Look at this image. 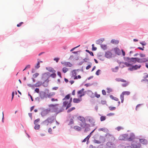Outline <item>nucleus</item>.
Instances as JSON below:
<instances>
[{"instance_id": "obj_31", "label": "nucleus", "mask_w": 148, "mask_h": 148, "mask_svg": "<svg viewBox=\"0 0 148 148\" xmlns=\"http://www.w3.org/2000/svg\"><path fill=\"white\" fill-rule=\"evenodd\" d=\"M119 67L118 66H116L114 68H112L111 70L112 72H117L119 69Z\"/></svg>"}, {"instance_id": "obj_18", "label": "nucleus", "mask_w": 148, "mask_h": 148, "mask_svg": "<svg viewBox=\"0 0 148 148\" xmlns=\"http://www.w3.org/2000/svg\"><path fill=\"white\" fill-rule=\"evenodd\" d=\"M118 63L119 64H121V63L125 64V65L127 67H130L132 65V64L130 63H128V62H118Z\"/></svg>"}, {"instance_id": "obj_15", "label": "nucleus", "mask_w": 148, "mask_h": 148, "mask_svg": "<svg viewBox=\"0 0 148 148\" xmlns=\"http://www.w3.org/2000/svg\"><path fill=\"white\" fill-rule=\"evenodd\" d=\"M139 141L140 143L144 145H147L148 143L147 140L145 139H140Z\"/></svg>"}, {"instance_id": "obj_53", "label": "nucleus", "mask_w": 148, "mask_h": 148, "mask_svg": "<svg viewBox=\"0 0 148 148\" xmlns=\"http://www.w3.org/2000/svg\"><path fill=\"white\" fill-rule=\"evenodd\" d=\"M124 60L126 61H127L128 62L130 61V58L129 57H123Z\"/></svg>"}, {"instance_id": "obj_59", "label": "nucleus", "mask_w": 148, "mask_h": 148, "mask_svg": "<svg viewBox=\"0 0 148 148\" xmlns=\"http://www.w3.org/2000/svg\"><path fill=\"white\" fill-rule=\"evenodd\" d=\"M120 99L121 100V103H123L124 100V96H123L122 95H120Z\"/></svg>"}, {"instance_id": "obj_20", "label": "nucleus", "mask_w": 148, "mask_h": 148, "mask_svg": "<svg viewBox=\"0 0 148 148\" xmlns=\"http://www.w3.org/2000/svg\"><path fill=\"white\" fill-rule=\"evenodd\" d=\"M82 100L81 98H74L73 99V101L75 103H78Z\"/></svg>"}, {"instance_id": "obj_57", "label": "nucleus", "mask_w": 148, "mask_h": 148, "mask_svg": "<svg viewBox=\"0 0 148 148\" xmlns=\"http://www.w3.org/2000/svg\"><path fill=\"white\" fill-rule=\"evenodd\" d=\"M135 61V62H134V64L136 62L138 63L139 58L137 57H134Z\"/></svg>"}, {"instance_id": "obj_35", "label": "nucleus", "mask_w": 148, "mask_h": 148, "mask_svg": "<svg viewBox=\"0 0 148 148\" xmlns=\"http://www.w3.org/2000/svg\"><path fill=\"white\" fill-rule=\"evenodd\" d=\"M46 69L49 71L51 72H53V70H55L53 68L50 67H46Z\"/></svg>"}, {"instance_id": "obj_16", "label": "nucleus", "mask_w": 148, "mask_h": 148, "mask_svg": "<svg viewBox=\"0 0 148 148\" xmlns=\"http://www.w3.org/2000/svg\"><path fill=\"white\" fill-rule=\"evenodd\" d=\"M77 118L78 120L82 122L83 123L82 124H84L86 123L85 119L84 117L80 116L78 117Z\"/></svg>"}, {"instance_id": "obj_25", "label": "nucleus", "mask_w": 148, "mask_h": 148, "mask_svg": "<svg viewBox=\"0 0 148 148\" xmlns=\"http://www.w3.org/2000/svg\"><path fill=\"white\" fill-rule=\"evenodd\" d=\"M111 43L115 45L119 43V41L117 40L113 39L111 40Z\"/></svg>"}, {"instance_id": "obj_32", "label": "nucleus", "mask_w": 148, "mask_h": 148, "mask_svg": "<svg viewBox=\"0 0 148 148\" xmlns=\"http://www.w3.org/2000/svg\"><path fill=\"white\" fill-rule=\"evenodd\" d=\"M113 143L112 142H108L106 144V145L108 147L110 148H111L112 147V146L113 145Z\"/></svg>"}, {"instance_id": "obj_24", "label": "nucleus", "mask_w": 148, "mask_h": 148, "mask_svg": "<svg viewBox=\"0 0 148 148\" xmlns=\"http://www.w3.org/2000/svg\"><path fill=\"white\" fill-rule=\"evenodd\" d=\"M130 94V92L129 91H123L122 93L121 94V95L124 96V95H129Z\"/></svg>"}, {"instance_id": "obj_64", "label": "nucleus", "mask_w": 148, "mask_h": 148, "mask_svg": "<svg viewBox=\"0 0 148 148\" xmlns=\"http://www.w3.org/2000/svg\"><path fill=\"white\" fill-rule=\"evenodd\" d=\"M40 119L39 118L37 119L34 120V124H36L37 122L40 121Z\"/></svg>"}, {"instance_id": "obj_21", "label": "nucleus", "mask_w": 148, "mask_h": 148, "mask_svg": "<svg viewBox=\"0 0 148 148\" xmlns=\"http://www.w3.org/2000/svg\"><path fill=\"white\" fill-rule=\"evenodd\" d=\"M89 118L88 119V121L91 124L95 123V120L91 116H89Z\"/></svg>"}, {"instance_id": "obj_23", "label": "nucleus", "mask_w": 148, "mask_h": 148, "mask_svg": "<svg viewBox=\"0 0 148 148\" xmlns=\"http://www.w3.org/2000/svg\"><path fill=\"white\" fill-rule=\"evenodd\" d=\"M115 80L116 81L119 82H127L125 80H124L123 79L121 78H116L115 79Z\"/></svg>"}, {"instance_id": "obj_55", "label": "nucleus", "mask_w": 148, "mask_h": 148, "mask_svg": "<svg viewBox=\"0 0 148 148\" xmlns=\"http://www.w3.org/2000/svg\"><path fill=\"white\" fill-rule=\"evenodd\" d=\"M115 115V114L114 113H108L106 114V116H114Z\"/></svg>"}, {"instance_id": "obj_39", "label": "nucleus", "mask_w": 148, "mask_h": 148, "mask_svg": "<svg viewBox=\"0 0 148 148\" xmlns=\"http://www.w3.org/2000/svg\"><path fill=\"white\" fill-rule=\"evenodd\" d=\"M88 63H89L90 64H88V66H87L86 67V70L89 69L91 67L92 65V63L90 62H88Z\"/></svg>"}, {"instance_id": "obj_5", "label": "nucleus", "mask_w": 148, "mask_h": 148, "mask_svg": "<svg viewBox=\"0 0 148 148\" xmlns=\"http://www.w3.org/2000/svg\"><path fill=\"white\" fill-rule=\"evenodd\" d=\"M72 106L71 103L68 102V101H64L63 102L62 107H66V110L70 108Z\"/></svg>"}, {"instance_id": "obj_13", "label": "nucleus", "mask_w": 148, "mask_h": 148, "mask_svg": "<svg viewBox=\"0 0 148 148\" xmlns=\"http://www.w3.org/2000/svg\"><path fill=\"white\" fill-rule=\"evenodd\" d=\"M86 94L92 98H93L95 97L94 93L90 90H88L86 91Z\"/></svg>"}, {"instance_id": "obj_41", "label": "nucleus", "mask_w": 148, "mask_h": 148, "mask_svg": "<svg viewBox=\"0 0 148 148\" xmlns=\"http://www.w3.org/2000/svg\"><path fill=\"white\" fill-rule=\"evenodd\" d=\"M106 117L105 116H101L100 117V121H105L106 119Z\"/></svg>"}, {"instance_id": "obj_33", "label": "nucleus", "mask_w": 148, "mask_h": 148, "mask_svg": "<svg viewBox=\"0 0 148 148\" xmlns=\"http://www.w3.org/2000/svg\"><path fill=\"white\" fill-rule=\"evenodd\" d=\"M73 128L78 131H80L81 130V128L80 127L78 126H75Z\"/></svg>"}, {"instance_id": "obj_2", "label": "nucleus", "mask_w": 148, "mask_h": 148, "mask_svg": "<svg viewBox=\"0 0 148 148\" xmlns=\"http://www.w3.org/2000/svg\"><path fill=\"white\" fill-rule=\"evenodd\" d=\"M59 105L58 104H51L49 105V107L50 108L49 109H51L50 111L52 112H56L58 111V108L56 107Z\"/></svg>"}, {"instance_id": "obj_14", "label": "nucleus", "mask_w": 148, "mask_h": 148, "mask_svg": "<svg viewBox=\"0 0 148 148\" xmlns=\"http://www.w3.org/2000/svg\"><path fill=\"white\" fill-rule=\"evenodd\" d=\"M49 81V80L48 79V78L45 79L44 81L42 83V86L45 87H47L48 85Z\"/></svg>"}, {"instance_id": "obj_58", "label": "nucleus", "mask_w": 148, "mask_h": 148, "mask_svg": "<svg viewBox=\"0 0 148 148\" xmlns=\"http://www.w3.org/2000/svg\"><path fill=\"white\" fill-rule=\"evenodd\" d=\"M27 85L29 87H32V89H34V85H32L31 84H27Z\"/></svg>"}, {"instance_id": "obj_17", "label": "nucleus", "mask_w": 148, "mask_h": 148, "mask_svg": "<svg viewBox=\"0 0 148 148\" xmlns=\"http://www.w3.org/2000/svg\"><path fill=\"white\" fill-rule=\"evenodd\" d=\"M61 63L62 64L65 65L66 66L71 67L72 66V64L69 62H62Z\"/></svg>"}, {"instance_id": "obj_36", "label": "nucleus", "mask_w": 148, "mask_h": 148, "mask_svg": "<svg viewBox=\"0 0 148 148\" xmlns=\"http://www.w3.org/2000/svg\"><path fill=\"white\" fill-rule=\"evenodd\" d=\"M48 120V119H47V118L46 120L42 122V124H43L45 125H48L49 123Z\"/></svg>"}, {"instance_id": "obj_7", "label": "nucleus", "mask_w": 148, "mask_h": 148, "mask_svg": "<svg viewBox=\"0 0 148 148\" xmlns=\"http://www.w3.org/2000/svg\"><path fill=\"white\" fill-rule=\"evenodd\" d=\"M128 136H129L128 134L121 135L119 137V139L121 140H127Z\"/></svg>"}, {"instance_id": "obj_56", "label": "nucleus", "mask_w": 148, "mask_h": 148, "mask_svg": "<svg viewBox=\"0 0 148 148\" xmlns=\"http://www.w3.org/2000/svg\"><path fill=\"white\" fill-rule=\"evenodd\" d=\"M50 74L49 72H47L46 73H44V75H46L47 76H48V77L47 78L48 79H49V77H50Z\"/></svg>"}, {"instance_id": "obj_44", "label": "nucleus", "mask_w": 148, "mask_h": 148, "mask_svg": "<svg viewBox=\"0 0 148 148\" xmlns=\"http://www.w3.org/2000/svg\"><path fill=\"white\" fill-rule=\"evenodd\" d=\"M55 94V92L50 93L49 94H47L48 98H51V96L54 95Z\"/></svg>"}, {"instance_id": "obj_61", "label": "nucleus", "mask_w": 148, "mask_h": 148, "mask_svg": "<svg viewBox=\"0 0 148 148\" xmlns=\"http://www.w3.org/2000/svg\"><path fill=\"white\" fill-rule=\"evenodd\" d=\"M96 43L98 45L100 44L101 43H102L100 39L97 40L96 41Z\"/></svg>"}, {"instance_id": "obj_4", "label": "nucleus", "mask_w": 148, "mask_h": 148, "mask_svg": "<svg viewBox=\"0 0 148 148\" xmlns=\"http://www.w3.org/2000/svg\"><path fill=\"white\" fill-rule=\"evenodd\" d=\"M80 125L83 128H85L84 131V132H87L89 131L90 130L89 127H90V125L89 124H87L86 123H85L84 124H81Z\"/></svg>"}, {"instance_id": "obj_12", "label": "nucleus", "mask_w": 148, "mask_h": 148, "mask_svg": "<svg viewBox=\"0 0 148 148\" xmlns=\"http://www.w3.org/2000/svg\"><path fill=\"white\" fill-rule=\"evenodd\" d=\"M115 53L118 56H120L121 55V53L120 49L116 47L113 49Z\"/></svg>"}, {"instance_id": "obj_45", "label": "nucleus", "mask_w": 148, "mask_h": 148, "mask_svg": "<svg viewBox=\"0 0 148 148\" xmlns=\"http://www.w3.org/2000/svg\"><path fill=\"white\" fill-rule=\"evenodd\" d=\"M110 111H113L116 110V108L115 107H113L112 106H110L108 107Z\"/></svg>"}, {"instance_id": "obj_37", "label": "nucleus", "mask_w": 148, "mask_h": 148, "mask_svg": "<svg viewBox=\"0 0 148 148\" xmlns=\"http://www.w3.org/2000/svg\"><path fill=\"white\" fill-rule=\"evenodd\" d=\"M134 58V57L130 58V61L128 62L130 63L132 62L133 64H134V62H135Z\"/></svg>"}, {"instance_id": "obj_27", "label": "nucleus", "mask_w": 148, "mask_h": 148, "mask_svg": "<svg viewBox=\"0 0 148 148\" xmlns=\"http://www.w3.org/2000/svg\"><path fill=\"white\" fill-rule=\"evenodd\" d=\"M47 119H48V121L49 123H52L54 121V117L52 116L51 117H49L47 118Z\"/></svg>"}, {"instance_id": "obj_54", "label": "nucleus", "mask_w": 148, "mask_h": 148, "mask_svg": "<svg viewBox=\"0 0 148 148\" xmlns=\"http://www.w3.org/2000/svg\"><path fill=\"white\" fill-rule=\"evenodd\" d=\"M93 85V84H90V83H87L84 84V86H86V87H88L89 86H91Z\"/></svg>"}, {"instance_id": "obj_60", "label": "nucleus", "mask_w": 148, "mask_h": 148, "mask_svg": "<svg viewBox=\"0 0 148 148\" xmlns=\"http://www.w3.org/2000/svg\"><path fill=\"white\" fill-rule=\"evenodd\" d=\"M39 75V73H36L33 75V77L36 78Z\"/></svg>"}, {"instance_id": "obj_26", "label": "nucleus", "mask_w": 148, "mask_h": 148, "mask_svg": "<svg viewBox=\"0 0 148 148\" xmlns=\"http://www.w3.org/2000/svg\"><path fill=\"white\" fill-rule=\"evenodd\" d=\"M71 95L70 94H69L65 96V97L62 100H66L69 99Z\"/></svg>"}, {"instance_id": "obj_30", "label": "nucleus", "mask_w": 148, "mask_h": 148, "mask_svg": "<svg viewBox=\"0 0 148 148\" xmlns=\"http://www.w3.org/2000/svg\"><path fill=\"white\" fill-rule=\"evenodd\" d=\"M110 97L112 100H114L116 101H119V99L117 98L114 97L112 95H110Z\"/></svg>"}, {"instance_id": "obj_34", "label": "nucleus", "mask_w": 148, "mask_h": 148, "mask_svg": "<svg viewBox=\"0 0 148 148\" xmlns=\"http://www.w3.org/2000/svg\"><path fill=\"white\" fill-rule=\"evenodd\" d=\"M40 62H42V61H38V62L37 64L35 66V68L36 69H38L40 67Z\"/></svg>"}, {"instance_id": "obj_8", "label": "nucleus", "mask_w": 148, "mask_h": 148, "mask_svg": "<svg viewBox=\"0 0 148 148\" xmlns=\"http://www.w3.org/2000/svg\"><path fill=\"white\" fill-rule=\"evenodd\" d=\"M51 109L48 108L43 110L41 113V115L42 116H44L48 114L50 111Z\"/></svg>"}, {"instance_id": "obj_46", "label": "nucleus", "mask_w": 148, "mask_h": 148, "mask_svg": "<svg viewBox=\"0 0 148 148\" xmlns=\"http://www.w3.org/2000/svg\"><path fill=\"white\" fill-rule=\"evenodd\" d=\"M72 75L74 76V77L75 76H76V75H77V73L76 72V70L75 69L73 70L72 72Z\"/></svg>"}, {"instance_id": "obj_52", "label": "nucleus", "mask_w": 148, "mask_h": 148, "mask_svg": "<svg viewBox=\"0 0 148 148\" xmlns=\"http://www.w3.org/2000/svg\"><path fill=\"white\" fill-rule=\"evenodd\" d=\"M31 67V65L29 64H28L26 66L25 68L23 70V71H24L27 69L30 68Z\"/></svg>"}, {"instance_id": "obj_3", "label": "nucleus", "mask_w": 148, "mask_h": 148, "mask_svg": "<svg viewBox=\"0 0 148 148\" xmlns=\"http://www.w3.org/2000/svg\"><path fill=\"white\" fill-rule=\"evenodd\" d=\"M141 66V65L140 64L139 65L137 64L133 65L132 64V65L129 68H128V70L132 71L134 70H136L140 68Z\"/></svg>"}, {"instance_id": "obj_6", "label": "nucleus", "mask_w": 148, "mask_h": 148, "mask_svg": "<svg viewBox=\"0 0 148 148\" xmlns=\"http://www.w3.org/2000/svg\"><path fill=\"white\" fill-rule=\"evenodd\" d=\"M77 93L79 95V97L80 98H81L84 96L86 94V91H84V89L82 88L81 90L78 91Z\"/></svg>"}, {"instance_id": "obj_43", "label": "nucleus", "mask_w": 148, "mask_h": 148, "mask_svg": "<svg viewBox=\"0 0 148 148\" xmlns=\"http://www.w3.org/2000/svg\"><path fill=\"white\" fill-rule=\"evenodd\" d=\"M34 127V129L36 130H38L40 129V125L39 124H36Z\"/></svg>"}, {"instance_id": "obj_28", "label": "nucleus", "mask_w": 148, "mask_h": 148, "mask_svg": "<svg viewBox=\"0 0 148 148\" xmlns=\"http://www.w3.org/2000/svg\"><path fill=\"white\" fill-rule=\"evenodd\" d=\"M56 72V71L55 70H53V72H52V73L50 75V76L53 78H55L56 76V74L55 73Z\"/></svg>"}, {"instance_id": "obj_1", "label": "nucleus", "mask_w": 148, "mask_h": 148, "mask_svg": "<svg viewBox=\"0 0 148 148\" xmlns=\"http://www.w3.org/2000/svg\"><path fill=\"white\" fill-rule=\"evenodd\" d=\"M141 146V145L140 143L136 141H133L132 142L131 146H125L124 148H140Z\"/></svg>"}, {"instance_id": "obj_49", "label": "nucleus", "mask_w": 148, "mask_h": 148, "mask_svg": "<svg viewBox=\"0 0 148 148\" xmlns=\"http://www.w3.org/2000/svg\"><path fill=\"white\" fill-rule=\"evenodd\" d=\"M101 72V71L100 69H98L96 72L95 74L97 75L98 76L100 75Z\"/></svg>"}, {"instance_id": "obj_42", "label": "nucleus", "mask_w": 148, "mask_h": 148, "mask_svg": "<svg viewBox=\"0 0 148 148\" xmlns=\"http://www.w3.org/2000/svg\"><path fill=\"white\" fill-rule=\"evenodd\" d=\"M75 107H72L69 109L67 110V112L68 113H69L70 112H71L73 110H75Z\"/></svg>"}, {"instance_id": "obj_19", "label": "nucleus", "mask_w": 148, "mask_h": 148, "mask_svg": "<svg viewBox=\"0 0 148 148\" xmlns=\"http://www.w3.org/2000/svg\"><path fill=\"white\" fill-rule=\"evenodd\" d=\"M147 59L145 58H139V63H144L147 62Z\"/></svg>"}, {"instance_id": "obj_47", "label": "nucleus", "mask_w": 148, "mask_h": 148, "mask_svg": "<svg viewBox=\"0 0 148 148\" xmlns=\"http://www.w3.org/2000/svg\"><path fill=\"white\" fill-rule=\"evenodd\" d=\"M68 69L65 67H63L62 69V72L64 73H66L68 71Z\"/></svg>"}, {"instance_id": "obj_50", "label": "nucleus", "mask_w": 148, "mask_h": 148, "mask_svg": "<svg viewBox=\"0 0 148 148\" xmlns=\"http://www.w3.org/2000/svg\"><path fill=\"white\" fill-rule=\"evenodd\" d=\"M74 123V121L73 120V119H70V121L68 124V125H70L71 124H73Z\"/></svg>"}, {"instance_id": "obj_9", "label": "nucleus", "mask_w": 148, "mask_h": 148, "mask_svg": "<svg viewBox=\"0 0 148 148\" xmlns=\"http://www.w3.org/2000/svg\"><path fill=\"white\" fill-rule=\"evenodd\" d=\"M39 95L41 99H44L45 97L47 98V95L45 92L41 91L39 93Z\"/></svg>"}, {"instance_id": "obj_62", "label": "nucleus", "mask_w": 148, "mask_h": 148, "mask_svg": "<svg viewBox=\"0 0 148 148\" xmlns=\"http://www.w3.org/2000/svg\"><path fill=\"white\" fill-rule=\"evenodd\" d=\"M81 78V76L79 75H78L77 76H75L74 77V79H80Z\"/></svg>"}, {"instance_id": "obj_10", "label": "nucleus", "mask_w": 148, "mask_h": 148, "mask_svg": "<svg viewBox=\"0 0 148 148\" xmlns=\"http://www.w3.org/2000/svg\"><path fill=\"white\" fill-rule=\"evenodd\" d=\"M113 54L112 53L109 51L105 52V57L108 59H110L112 58Z\"/></svg>"}, {"instance_id": "obj_29", "label": "nucleus", "mask_w": 148, "mask_h": 148, "mask_svg": "<svg viewBox=\"0 0 148 148\" xmlns=\"http://www.w3.org/2000/svg\"><path fill=\"white\" fill-rule=\"evenodd\" d=\"M98 131H103L105 132H106L108 131V130L106 128H102L99 129Z\"/></svg>"}, {"instance_id": "obj_38", "label": "nucleus", "mask_w": 148, "mask_h": 148, "mask_svg": "<svg viewBox=\"0 0 148 148\" xmlns=\"http://www.w3.org/2000/svg\"><path fill=\"white\" fill-rule=\"evenodd\" d=\"M101 47L104 50L106 49L107 48V45H106L102 44L101 45Z\"/></svg>"}, {"instance_id": "obj_11", "label": "nucleus", "mask_w": 148, "mask_h": 148, "mask_svg": "<svg viewBox=\"0 0 148 148\" xmlns=\"http://www.w3.org/2000/svg\"><path fill=\"white\" fill-rule=\"evenodd\" d=\"M127 137V141H132V142L134 141H133V139H135V135L133 133H132L130 134L129 137V136H128Z\"/></svg>"}, {"instance_id": "obj_40", "label": "nucleus", "mask_w": 148, "mask_h": 148, "mask_svg": "<svg viewBox=\"0 0 148 148\" xmlns=\"http://www.w3.org/2000/svg\"><path fill=\"white\" fill-rule=\"evenodd\" d=\"M97 148H108L107 147L103 144H101L98 146Z\"/></svg>"}, {"instance_id": "obj_63", "label": "nucleus", "mask_w": 148, "mask_h": 148, "mask_svg": "<svg viewBox=\"0 0 148 148\" xmlns=\"http://www.w3.org/2000/svg\"><path fill=\"white\" fill-rule=\"evenodd\" d=\"M94 96L95 97L97 98H99L100 96V95L99 94H97L96 92H95Z\"/></svg>"}, {"instance_id": "obj_51", "label": "nucleus", "mask_w": 148, "mask_h": 148, "mask_svg": "<svg viewBox=\"0 0 148 148\" xmlns=\"http://www.w3.org/2000/svg\"><path fill=\"white\" fill-rule=\"evenodd\" d=\"M103 53L101 52H99L97 54L98 57L99 58L102 56Z\"/></svg>"}, {"instance_id": "obj_48", "label": "nucleus", "mask_w": 148, "mask_h": 148, "mask_svg": "<svg viewBox=\"0 0 148 148\" xmlns=\"http://www.w3.org/2000/svg\"><path fill=\"white\" fill-rule=\"evenodd\" d=\"M97 128V127H96L94 130H93L90 133V134L87 136L88 138H90V137L92 135V134L93 132L95 131V130Z\"/></svg>"}, {"instance_id": "obj_22", "label": "nucleus", "mask_w": 148, "mask_h": 148, "mask_svg": "<svg viewBox=\"0 0 148 148\" xmlns=\"http://www.w3.org/2000/svg\"><path fill=\"white\" fill-rule=\"evenodd\" d=\"M42 82L41 81H38L36 84H34V87H39L42 85Z\"/></svg>"}]
</instances>
